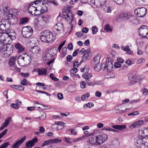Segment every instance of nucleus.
Instances as JSON below:
<instances>
[{"label":"nucleus","mask_w":148,"mask_h":148,"mask_svg":"<svg viewBox=\"0 0 148 148\" xmlns=\"http://www.w3.org/2000/svg\"><path fill=\"white\" fill-rule=\"evenodd\" d=\"M47 23H48L41 19L38 23V24L35 23L34 25L38 26V25L40 28H43L47 26Z\"/></svg>","instance_id":"4be33fe9"},{"label":"nucleus","mask_w":148,"mask_h":148,"mask_svg":"<svg viewBox=\"0 0 148 148\" xmlns=\"http://www.w3.org/2000/svg\"><path fill=\"white\" fill-rule=\"evenodd\" d=\"M50 17V15L48 14H44L42 15L41 16V19L43 20L48 23L49 21V19Z\"/></svg>","instance_id":"c85d7f7f"},{"label":"nucleus","mask_w":148,"mask_h":148,"mask_svg":"<svg viewBox=\"0 0 148 148\" xmlns=\"http://www.w3.org/2000/svg\"><path fill=\"white\" fill-rule=\"evenodd\" d=\"M40 51V48L37 46H35L32 47L29 49V51L32 53V54H31V55H33V54L38 53Z\"/></svg>","instance_id":"f3484780"},{"label":"nucleus","mask_w":148,"mask_h":148,"mask_svg":"<svg viewBox=\"0 0 148 148\" xmlns=\"http://www.w3.org/2000/svg\"><path fill=\"white\" fill-rule=\"evenodd\" d=\"M139 112L138 111H135L133 112L130 113L128 114V116L136 115L139 114Z\"/></svg>","instance_id":"13d9d810"},{"label":"nucleus","mask_w":148,"mask_h":148,"mask_svg":"<svg viewBox=\"0 0 148 148\" xmlns=\"http://www.w3.org/2000/svg\"><path fill=\"white\" fill-rule=\"evenodd\" d=\"M94 69L96 71L98 72L100 71L101 69H102L103 71V68L102 67L101 65L100 66V65H99V64L95 65Z\"/></svg>","instance_id":"c9c22d12"},{"label":"nucleus","mask_w":148,"mask_h":148,"mask_svg":"<svg viewBox=\"0 0 148 148\" xmlns=\"http://www.w3.org/2000/svg\"><path fill=\"white\" fill-rule=\"evenodd\" d=\"M10 106L12 108L16 110H17L19 108V107L16 104V103H12L11 104Z\"/></svg>","instance_id":"bf43d9fd"},{"label":"nucleus","mask_w":148,"mask_h":148,"mask_svg":"<svg viewBox=\"0 0 148 148\" xmlns=\"http://www.w3.org/2000/svg\"><path fill=\"white\" fill-rule=\"evenodd\" d=\"M54 50V49H51L49 51L45 54V58L46 60H48L52 58L53 55L52 54V53Z\"/></svg>","instance_id":"b1692460"},{"label":"nucleus","mask_w":148,"mask_h":148,"mask_svg":"<svg viewBox=\"0 0 148 148\" xmlns=\"http://www.w3.org/2000/svg\"><path fill=\"white\" fill-rule=\"evenodd\" d=\"M44 1L45 3H44V5L47 4L49 5L52 4L56 7H57L59 5V3L56 0H47V1L44 0Z\"/></svg>","instance_id":"aec40b11"},{"label":"nucleus","mask_w":148,"mask_h":148,"mask_svg":"<svg viewBox=\"0 0 148 148\" xmlns=\"http://www.w3.org/2000/svg\"><path fill=\"white\" fill-rule=\"evenodd\" d=\"M29 19L28 18L25 17L22 18L21 19V23L22 24L25 23L27 22L28 21Z\"/></svg>","instance_id":"3c124183"},{"label":"nucleus","mask_w":148,"mask_h":148,"mask_svg":"<svg viewBox=\"0 0 148 148\" xmlns=\"http://www.w3.org/2000/svg\"><path fill=\"white\" fill-rule=\"evenodd\" d=\"M102 8L104 11H106L107 13H110L111 12V10L110 7L106 5L105 3L104 4V3L103 4Z\"/></svg>","instance_id":"473e14b6"},{"label":"nucleus","mask_w":148,"mask_h":148,"mask_svg":"<svg viewBox=\"0 0 148 148\" xmlns=\"http://www.w3.org/2000/svg\"><path fill=\"white\" fill-rule=\"evenodd\" d=\"M37 72L39 75H46L47 74V69L44 68H38Z\"/></svg>","instance_id":"412c9836"},{"label":"nucleus","mask_w":148,"mask_h":148,"mask_svg":"<svg viewBox=\"0 0 148 148\" xmlns=\"http://www.w3.org/2000/svg\"><path fill=\"white\" fill-rule=\"evenodd\" d=\"M11 34V32L9 30L5 31V33L1 36V40L3 42L2 44H7L10 39L12 40L15 38L16 35L15 33H13L14 34L13 36H12Z\"/></svg>","instance_id":"423d86ee"},{"label":"nucleus","mask_w":148,"mask_h":148,"mask_svg":"<svg viewBox=\"0 0 148 148\" xmlns=\"http://www.w3.org/2000/svg\"><path fill=\"white\" fill-rule=\"evenodd\" d=\"M18 64L22 66H27L30 63L31 61V57L26 55L23 56L22 55L19 56L17 59Z\"/></svg>","instance_id":"39448f33"},{"label":"nucleus","mask_w":148,"mask_h":148,"mask_svg":"<svg viewBox=\"0 0 148 148\" xmlns=\"http://www.w3.org/2000/svg\"><path fill=\"white\" fill-rule=\"evenodd\" d=\"M101 66L103 68V71L106 69L107 71L109 72L112 71L113 65L110 60V61L108 60V61L102 64Z\"/></svg>","instance_id":"9d476101"},{"label":"nucleus","mask_w":148,"mask_h":148,"mask_svg":"<svg viewBox=\"0 0 148 148\" xmlns=\"http://www.w3.org/2000/svg\"><path fill=\"white\" fill-rule=\"evenodd\" d=\"M148 140V138L147 139L145 136H139L135 138L134 140L136 146L138 148H140L141 144H143V143L147 141Z\"/></svg>","instance_id":"1a4fd4ad"},{"label":"nucleus","mask_w":148,"mask_h":148,"mask_svg":"<svg viewBox=\"0 0 148 148\" xmlns=\"http://www.w3.org/2000/svg\"><path fill=\"white\" fill-rule=\"evenodd\" d=\"M72 58H73V57L71 55H68L66 57V60L68 62H70L72 60Z\"/></svg>","instance_id":"0e129e2a"},{"label":"nucleus","mask_w":148,"mask_h":148,"mask_svg":"<svg viewBox=\"0 0 148 148\" xmlns=\"http://www.w3.org/2000/svg\"><path fill=\"white\" fill-rule=\"evenodd\" d=\"M121 49L125 51L127 54L131 55H133V52L130 49L128 45L126 46L125 47H121Z\"/></svg>","instance_id":"a878e982"},{"label":"nucleus","mask_w":148,"mask_h":148,"mask_svg":"<svg viewBox=\"0 0 148 148\" xmlns=\"http://www.w3.org/2000/svg\"><path fill=\"white\" fill-rule=\"evenodd\" d=\"M26 139L25 136H24L23 138L21 140L17 141L12 146V148H18L20 145Z\"/></svg>","instance_id":"6ab92c4d"},{"label":"nucleus","mask_w":148,"mask_h":148,"mask_svg":"<svg viewBox=\"0 0 148 148\" xmlns=\"http://www.w3.org/2000/svg\"><path fill=\"white\" fill-rule=\"evenodd\" d=\"M20 74L22 77L24 78H27L29 75V73H21Z\"/></svg>","instance_id":"864d4df0"},{"label":"nucleus","mask_w":148,"mask_h":148,"mask_svg":"<svg viewBox=\"0 0 148 148\" xmlns=\"http://www.w3.org/2000/svg\"><path fill=\"white\" fill-rule=\"evenodd\" d=\"M33 14V15L35 16H38L41 14L40 12V8H36V10H35L34 13Z\"/></svg>","instance_id":"c03bdc74"},{"label":"nucleus","mask_w":148,"mask_h":148,"mask_svg":"<svg viewBox=\"0 0 148 148\" xmlns=\"http://www.w3.org/2000/svg\"><path fill=\"white\" fill-rule=\"evenodd\" d=\"M89 70V69H87L85 73L82 75V76L84 78L87 80L89 79L92 76V75L91 73H88Z\"/></svg>","instance_id":"5701e85b"},{"label":"nucleus","mask_w":148,"mask_h":148,"mask_svg":"<svg viewBox=\"0 0 148 148\" xmlns=\"http://www.w3.org/2000/svg\"><path fill=\"white\" fill-rule=\"evenodd\" d=\"M27 83V80L26 79H23L21 82V84L23 85H25Z\"/></svg>","instance_id":"774afa93"},{"label":"nucleus","mask_w":148,"mask_h":148,"mask_svg":"<svg viewBox=\"0 0 148 148\" xmlns=\"http://www.w3.org/2000/svg\"><path fill=\"white\" fill-rule=\"evenodd\" d=\"M144 121L143 120H138L134 122L132 125L130 126V128H137L141 126L143 124Z\"/></svg>","instance_id":"4468645a"},{"label":"nucleus","mask_w":148,"mask_h":148,"mask_svg":"<svg viewBox=\"0 0 148 148\" xmlns=\"http://www.w3.org/2000/svg\"><path fill=\"white\" fill-rule=\"evenodd\" d=\"M108 136L105 134L100 133L97 136H93L89 138L88 143L93 145H100L107 140Z\"/></svg>","instance_id":"f257e3e1"},{"label":"nucleus","mask_w":148,"mask_h":148,"mask_svg":"<svg viewBox=\"0 0 148 148\" xmlns=\"http://www.w3.org/2000/svg\"><path fill=\"white\" fill-rule=\"evenodd\" d=\"M39 36L41 40L44 42L51 43L56 38L55 36L49 30L42 31L40 33Z\"/></svg>","instance_id":"f03ea898"},{"label":"nucleus","mask_w":148,"mask_h":148,"mask_svg":"<svg viewBox=\"0 0 148 148\" xmlns=\"http://www.w3.org/2000/svg\"><path fill=\"white\" fill-rule=\"evenodd\" d=\"M139 35L143 38H144L145 35L148 32V27L145 26H142L138 29Z\"/></svg>","instance_id":"f8f14e48"},{"label":"nucleus","mask_w":148,"mask_h":148,"mask_svg":"<svg viewBox=\"0 0 148 148\" xmlns=\"http://www.w3.org/2000/svg\"><path fill=\"white\" fill-rule=\"evenodd\" d=\"M77 69L73 68V69L70 70V72L71 73L74 74L76 73L77 72Z\"/></svg>","instance_id":"e2e57ef3"},{"label":"nucleus","mask_w":148,"mask_h":148,"mask_svg":"<svg viewBox=\"0 0 148 148\" xmlns=\"http://www.w3.org/2000/svg\"><path fill=\"white\" fill-rule=\"evenodd\" d=\"M10 145V143L8 142L5 143L1 145L0 146V148H5L7 147Z\"/></svg>","instance_id":"de8ad7c7"},{"label":"nucleus","mask_w":148,"mask_h":148,"mask_svg":"<svg viewBox=\"0 0 148 148\" xmlns=\"http://www.w3.org/2000/svg\"><path fill=\"white\" fill-rule=\"evenodd\" d=\"M1 22L6 27L7 29H8L10 27V23L8 19H3Z\"/></svg>","instance_id":"7c9ffc66"},{"label":"nucleus","mask_w":148,"mask_h":148,"mask_svg":"<svg viewBox=\"0 0 148 148\" xmlns=\"http://www.w3.org/2000/svg\"><path fill=\"white\" fill-rule=\"evenodd\" d=\"M64 138L66 142L70 143H72L73 142V139L68 138L66 137H64Z\"/></svg>","instance_id":"603ef678"},{"label":"nucleus","mask_w":148,"mask_h":148,"mask_svg":"<svg viewBox=\"0 0 148 148\" xmlns=\"http://www.w3.org/2000/svg\"><path fill=\"white\" fill-rule=\"evenodd\" d=\"M50 140H51V143H57L61 142L62 140L58 138H55L51 139Z\"/></svg>","instance_id":"58836bf2"},{"label":"nucleus","mask_w":148,"mask_h":148,"mask_svg":"<svg viewBox=\"0 0 148 148\" xmlns=\"http://www.w3.org/2000/svg\"><path fill=\"white\" fill-rule=\"evenodd\" d=\"M69 130L71 131V133L72 135H76L77 134V132L75 130L72 129H69Z\"/></svg>","instance_id":"338daca9"},{"label":"nucleus","mask_w":148,"mask_h":148,"mask_svg":"<svg viewBox=\"0 0 148 148\" xmlns=\"http://www.w3.org/2000/svg\"><path fill=\"white\" fill-rule=\"evenodd\" d=\"M104 0V1L103 2H101L97 0H95V3L96 4L97 6H101L102 7L103 5V4L104 3V4L105 3L106 1L105 0Z\"/></svg>","instance_id":"ea45409f"},{"label":"nucleus","mask_w":148,"mask_h":148,"mask_svg":"<svg viewBox=\"0 0 148 148\" xmlns=\"http://www.w3.org/2000/svg\"><path fill=\"white\" fill-rule=\"evenodd\" d=\"M44 5H42L41 7H40H40H41L40 10L41 14H42L45 12H46L48 10H49L48 8H47L45 6H44Z\"/></svg>","instance_id":"2f4dec72"},{"label":"nucleus","mask_w":148,"mask_h":148,"mask_svg":"<svg viewBox=\"0 0 148 148\" xmlns=\"http://www.w3.org/2000/svg\"><path fill=\"white\" fill-rule=\"evenodd\" d=\"M99 57L96 56L93 59V61L92 62V63L94 64H99Z\"/></svg>","instance_id":"f704fd0d"},{"label":"nucleus","mask_w":148,"mask_h":148,"mask_svg":"<svg viewBox=\"0 0 148 148\" xmlns=\"http://www.w3.org/2000/svg\"><path fill=\"white\" fill-rule=\"evenodd\" d=\"M80 86L83 89L85 88L86 83L85 81H82L80 83Z\"/></svg>","instance_id":"680f3d73"},{"label":"nucleus","mask_w":148,"mask_h":148,"mask_svg":"<svg viewBox=\"0 0 148 148\" xmlns=\"http://www.w3.org/2000/svg\"><path fill=\"white\" fill-rule=\"evenodd\" d=\"M104 28L105 30L107 32H111L112 31V29L110 27V25L108 24L106 25L104 27Z\"/></svg>","instance_id":"79ce46f5"},{"label":"nucleus","mask_w":148,"mask_h":148,"mask_svg":"<svg viewBox=\"0 0 148 148\" xmlns=\"http://www.w3.org/2000/svg\"><path fill=\"white\" fill-rule=\"evenodd\" d=\"M112 128L118 130H122L123 129L126 128V126L125 125H112Z\"/></svg>","instance_id":"cd10ccee"},{"label":"nucleus","mask_w":148,"mask_h":148,"mask_svg":"<svg viewBox=\"0 0 148 148\" xmlns=\"http://www.w3.org/2000/svg\"><path fill=\"white\" fill-rule=\"evenodd\" d=\"M64 25L63 23H57L54 26V28L57 31L63 32L64 29Z\"/></svg>","instance_id":"a211bd4d"},{"label":"nucleus","mask_w":148,"mask_h":148,"mask_svg":"<svg viewBox=\"0 0 148 148\" xmlns=\"http://www.w3.org/2000/svg\"><path fill=\"white\" fill-rule=\"evenodd\" d=\"M18 10L16 9H13L10 11L9 14H7L10 17H12L13 15H16L18 14Z\"/></svg>","instance_id":"bb28decb"},{"label":"nucleus","mask_w":148,"mask_h":148,"mask_svg":"<svg viewBox=\"0 0 148 148\" xmlns=\"http://www.w3.org/2000/svg\"><path fill=\"white\" fill-rule=\"evenodd\" d=\"M15 48L18 49L17 52L18 53L23 52L24 50V48L19 43H17L15 45Z\"/></svg>","instance_id":"393cba45"},{"label":"nucleus","mask_w":148,"mask_h":148,"mask_svg":"<svg viewBox=\"0 0 148 148\" xmlns=\"http://www.w3.org/2000/svg\"><path fill=\"white\" fill-rule=\"evenodd\" d=\"M94 106V104L92 102H89L88 103L86 104L85 106V105L84 106V108H85V107H89L91 108V107L93 106Z\"/></svg>","instance_id":"6e6d98bb"},{"label":"nucleus","mask_w":148,"mask_h":148,"mask_svg":"<svg viewBox=\"0 0 148 148\" xmlns=\"http://www.w3.org/2000/svg\"><path fill=\"white\" fill-rule=\"evenodd\" d=\"M121 15L123 18L127 19L130 22L134 23V22L135 19L134 17L130 14L125 12L121 14Z\"/></svg>","instance_id":"ddd939ff"},{"label":"nucleus","mask_w":148,"mask_h":148,"mask_svg":"<svg viewBox=\"0 0 148 148\" xmlns=\"http://www.w3.org/2000/svg\"><path fill=\"white\" fill-rule=\"evenodd\" d=\"M16 59V57H13L10 59L8 62L10 66H11L14 65L15 63Z\"/></svg>","instance_id":"72a5a7b5"},{"label":"nucleus","mask_w":148,"mask_h":148,"mask_svg":"<svg viewBox=\"0 0 148 148\" xmlns=\"http://www.w3.org/2000/svg\"><path fill=\"white\" fill-rule=\"evenodd\" d=\"M41 116L38 117V119H40L42 120H44L46 118V114L45 113L42 112L41 113Z\"/></svg>","instance_id":"37998d69"},{"label":"nucleus","mask_w":148,"mask_h":148,"mask_svg":"<svg viewBox=\"0 0 148 148\" xmlns=\"http://www.w3.org/2000/svg\"><path fill=\"white\" fill-rule=\"evenodd\" d=\"M66 17H65L66 21L70 24L73 20V14L71 12H69L68 15Z\"/></svg>","instance_id":"dca6fc26"},{"label":"nucleus","mask_w":148,"mask_h":148,"mask_svg":"<svg viewBox=\"0 0 148 148\" xmlns=\"http://www.w3.org/2000/svg\"><path fill=\"white\" fill-rule=\"evenodd\" d=\"M38 141V138L36 137L31 140L26 142L25 144L26 147L28 148L32 147L34 145L35 143L37 142Z\"/></svg>","instance_id":"2eb2a0df"},{"label":"nucleus","mask_w":148,"mask_h":148,"mask_svg":"<svg viewBox=\"0 0 148 148\" xmlns=\"http://www.w3.org/2000/svg\"><path fill=\"white\" fill-rule=\"evenodd\" d=\"M82 60L80 61V63H82L83 62H85L87 60H89L90 58L89 56L87 54H84L82 57Z\"/></svg>","instance_id":"c756f323"},{"label":"nucleus","mask_w":148,"mask_h":148,"mask_svg":"<svg viewBox=\"0 0 148 148\" xmlns=\"http://www.w3.org/2000/svg\"><path fill=\"white\" fill-rule=\"evenodd\" d=\"M7 132L8 130L7 129H6L2 133L0 134V139L7 134Z\"/></svg>","instance_id":"5fc2aeb1"},{"label":"nucleus","mask_w":148,"mask_h":148,"mask_svg":"<svg viewBox=\"0 0 148 148\" xmlns=\"http://www.w3.org/2000/svg\"><path fill=\"white\" fill-rule=\"evenodd\" d=\"M81 63L80 62L78 64V62L77 61H75L73 63V68L77 69L78 66L81 65Z\"/></svg>","instance_id":"09e8293b"},{"label":"nucleus","mask_w":148,"mask_h":148,"mask_svg":"<svg viewBox=\"0 0 148 148\" xmlns=\"http://www.w3.org/2000/svg\"><path fill=\"white\" fill-rule=\"evenodd\" d=\"M12 121V118L11 117H9L5 120L4 123V125L5 127H7L9 125L10 122Z\"/></svg>","instance_id":"4c0bfd02"},{"label":"nucleus","mask_w":148,"mask_h":148,"mask_svg":"<svg viewBox=\"0 0 148 148\" xmlns=\"http://www.w3.org/2000/svg\"><path fill=\"white\" fill-rule=\"evenodd\" d=\"M55 123L56 125H58L59 126H60L61 127L60 128L61 129L63 128L64 127V123L61 121H56Z\"/></svg>","instance_id":"a19ab883"},{"label":"nucleus","mask_w":148,"mask_h":148,"mask_svg":"<svg viewBox=\"0 0 148 148\" xmlns=\"http://www.w3.org/2000/svg\"><path fill=\"white\" fill-rule=\"evenodd\" d=\"M129 84L132 85L139 81V76L136 73H132L129 75Z\"/></svg>","instance_id":"6e6552de"},{"label":"nucleus","mask_w":148,"mask_h":148,"mask_svg":"<svg viewBox=\"0 0 148 148\" xmlns=\"http://www.w3.org/2000/svg\"><path fill=\"white\" fill-rule=\"evenodd\" d=\"M51 140H49L45 141L41 145V146L43 147L48 145L50 144L51 143Z\"/></svg>","instance_id":"49530a36"},{"label":"nucleus","mask_w":148,"mask_h":148,"mask_svg":"<svg viewBox=\"0 0 148 148\" xmlns=\"http://www.w3.org/2000/svg\"><path fill=\"white\" fill-rule=\"evenodd\" d=\"M145 60L144 59L140 58L137 60V63L138 64H139L142 63L143 62H145Z\"/></svg>","instance_id":"052dcab7"},{"label":"nucleus","mask_w":148,"mask_h":148,"mask_svg":"<svg viewBox=\"0 0 148 148\" xmlns=\"http://www.w3.org/2000/svg\"><path fill=\"white\" fill-rule=\"evenodd\" d=\"M89 96L90 94L86 93L82 96L81 99L82 100H86Z\"/></svg>","instance_id":"e433bc0d"},{"label":"nucleus","mask_w":148,"mask_h":148,"mask_svg":"<svg viewBox=\"0 0 148 148\" xmlns=\"http://www.w3.org/2000/svg\"><path fill=\"white\" fill-rule=\"evenodd\" d=\"M134 12L137 16L142 17L145 16L147 12V9L144 7H141L136 9Z\"/></svg>","instance_id":"9b49d317"},{"label":"nucleus","mask_w":148,"mask_h":148,"mask_svg":"<svg viewBox=\"0 0 148 148\" xmlns=\"http://www.w3.org/2000/svg\"><path fill=\"white\" fill-rule=\"evenodd\" d=\"M45 3L44 0H36L31 2L27 6V9L29 12L33 15L36 8L41 7L44 5Z\"/></svg>","instance_id":"7ed1b4c3"},{"label":"nucleus","mask_w":148,"mask_h":148,"mask_svg":"<svg viewBox=\"0 0 148 148\" xmlns=\"http://www.w3.org/2000/svg\"><path fill=\"white\" fill-rule=\"evenodd\" d=\"M33 29L29 26L23 27L22 30V35L23 37L28 38L32 35Z\"/></svg>","instance_id":"0eeeda50"},{"label":"nucleus","mask_w":148,"mask_h":148,"mask_svg":"<svg viewBox=\"0 0 148 148\" xmlns=\"http://www.w3.org/2000/svg\"><path fill=\"white\" fill-rule=\"evenodd\" d=\"M7 29L6 27L2 23V24L0 25V30L4 31Z\"/></svg>","instance_id":"4d7b16f0"},{"label":"nucleus","mask_w":148,"mask_h":148,"mask_svg":"<svg viewBox=\"0 0 148 148\" xmlns=\"http://www.w3.org/2000/svg\"><path fill=\"white\" fill-rule=\"evenodd\" d=\"M92 33L93 34H96L98 31V29L96 26H94L92 28Z\"/></svg>","instance_id":"a18cd8bd"},{"label":"nucleus","mask_w":148,"mask_h":148,"mask_svg":"<svg viewBox=\"0 0 148 148\" xmlns=\"http://www.w3.org/2000/svg\"><path fill=\"white\" fill-rule=\"evenodd\" d=\"M113 2L119 4H123L124 1V0H112Z\"/></svg>","instance_id":"8fccbe9b"},{"label":"nucleus","mask_w":148,"mask_h":148,"mask_svg":"<svg viewBox=\"0 0 148 148\" xmlns=\"http://www.w3.org/2000/svg\"><path fill=\"white\" fill-rule=\"evenodd\" d=\"M88 29L87 27H84L82 29V32L84 33H87L88 31Z\"/></svg>","instance_id":"69168bd1"},{"label":"nucleus","mask_w":148,"mask_h":148,"mask_svg":"<svg viewBox=\"0 0 148 148\" xmlns=\"http://www.w3.org/2000/svg\"><path fill=\"white\" fill-rule=\"evenodd\" d=\"M1 47V52L3 57H9L13 52V46L11 44H3L2 47Z\"/></svg>","instance_id":"20e7f679"}]
</instances>
